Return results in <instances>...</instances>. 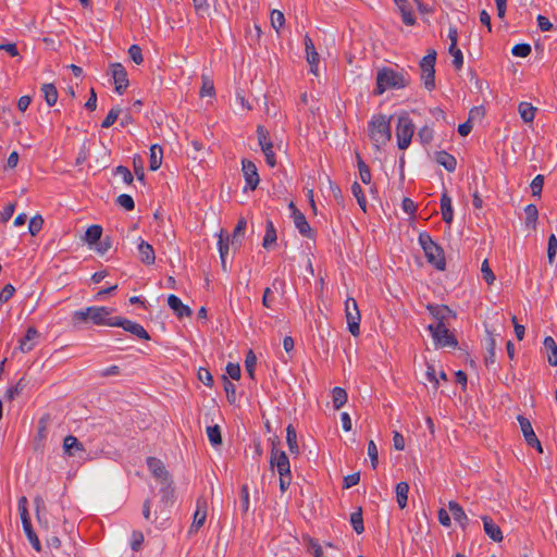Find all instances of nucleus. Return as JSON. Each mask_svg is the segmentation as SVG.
I'll return each instance as SVG.
<instances>
[{
  "mask_svg": "<svg viewBox=\"0 0 557 557\" xmlns=\"http://www.w3.org/2000/svg\"><path fill=\"white\" fill-rule=\"evenodd\" d=\"M113 308L104 306H92L76 310L72 314L74 326H81L84 323L91 322L95 325L115 326L117 317H112Z\"/></svg>",
  "mask_w": 557,
  "mask_h": 557,
  "instance_id": "f257e3e1",
  "label": "nucleus"
},
{
  "mask_svg": "<svg viewBox=\"0 0 557 557\" xmlns=\"http://www.w3.org/2000/svg\"><path fill=\"white\" fill-rule=\"evenodd\" d=\"M27 504H28V500H27L26 496H21L18 498L17 506H18V511H20L23 527L30 524V518H29V513H28V509H27Z\"/></svg>",
  "mask_w": 557,
  "mask_h": 557,
  "instance_id": "79ce46f5",
  "label": "nucleus"
},
{
  "mask_svg": "<svg viewBox=\"0 0 557 557\" xmlns=\"http://www.w3.org/2000/svg\"><path fill=\"white\" fill-rule=\"evenodd\" d=\"M429 332L434 341L436 347H449L455 348L457 346V339L446 325H433L428 326Z\"/></svg>",
  "mask_w": 557,
  "mask_h": 557,
  "instance_id": "39448f33",
  "label": "nucleus"
},
{
  "mask_svg": "<svg viewBox=\"0 0 557 557\" xmlns=\"http://www.w3.org/2000/svg\"><path fill=\"white\" fill-rule=\"evenodd\" d=\"M35 504V510H36V517L39 524H42L45 528H48V522L46 519L42 518V513L46 510V505L44 499L40 496H36L34 498Z\"/></svg>",
  "mask_w": 557,
  "mask_h": 557,
  "instance_id": "37998d69",
  "label": "nucleus"
},
{
  "mask_svg": "<svg viewBox=\"0 0 557 557\" xmlns=\"http://www.w3.org/2000/svg\"><path fill=\"white\" fill-rule=\"evenodd\" d=\"M293 221L296 226V228L299 231V233L310 238L312 236L311 227L309 223L306 220V216L301 212H293Z\"/></svg>",
  "mask_w": 557,
  "mask_h": 557,
  "instance_id": "4be33fe9",
  "label": "nucleus"
},
{
  "mask_svg": "<svg viewBox=\"0 0 557 557\" xmlns=\"http://www.w3.org/2000/svg\"><path fill=\"white\" fill-rule=\"evenodd\" d=\"M544 185V176L542 174L536 175L531 182L530 188L533 196H540Z\"/></svg>",
  "mask_w": 557,
  "mask_h": 557,
  "instance_id": "bf43d9fd",
  "label": "nucleus"
},
{
  "mask_svg": "<svg viewBox=\"0 0 557 557\" xmlns=\"http://www.w3.org/2000/svg\"><path fill=\"white\" fill-rule=\"evenodd\" d=\"M369 136L376 149L386 145L391 138V117L383 114L373 115L369 122Z\"/></svg>",
  "mask_w": 557,
  "mask_h": 557,
  "instance_id": "7ed1b4c3",
  "label": "nucleus"
},
{
  "mask_svg": "<svg viewBox=\"0 0 557 557\" xmlns=\"http://www.w3.org/2000/svg\"><path fill=\"white\" fill-rule=\"evenodd\" d=\"M285 285V282L284 281H280V280H274L273 283H272V287H267L263 292V297H262V305L265 307V308H271L272 307V302H273V299L271 297V294H272V288L277 290L278 289V286L280 287H283Z\"/></svg>",
  "mask_w": 557,
  "mask_h": 557,
  "instance_id": "58836bf2",
  "label": "nucleus"
},
{
  "mask_svg": "<svg viewBox=\"0 0 557 557\" xmlns=\"http://www.w3.org/2000/svg\"><path fill=\"white\" fill-rule=\"evenodd\" d=\"M218 246H219V252H220L222 269H223V271H226L227 270V267H226V255L228 252V236L224 237L222 231L219 234Z\"/></svg>",
  "mask_w": 557,
  "mask_h": 557,
  "instance_id": "72a5a7b5",
  "label": "nucleus"
},
{
  "mask_svg": "<svg viewBox=\"0 0 557 557\" xmlns=\"http://www.w3.org/2000/svg\"><path fill=\"white\" fill-rule=\"evenodd\" d=\"M137 249H138V253H139V258H140L141 262H144L146 264L154 263L156 255H154V250L150 244H148L147 242L141 239L137 246Z\"/></svg>",
  "mask_w": 557,
  "mask_h": 557,
  "instance_id": "aec40b11",
  "label": "nucleus"
},
{
  "mask_svg": "<svg viewBox=\"0 0 557 557\" xmlns=\"http://www.w3.org/2000/svg\"><path fill=\"white\" fill-rule=\"evenodd\" d=\"M25 386H26V384L24 382V379H21L15 385H13L7 389L5 398L9 400L14 399L23 392Z\"/></svg>",
  "mask_w": 557,
  "mask_h": 557,
  "instance_id": "09e8293b",
  "label": "nucleus"
},
{
  "mask_svg": "<svg viewBox=\"0 0 557 557\" xmlns=\"http://www.w3.org/2000/svg\"><path fill=\"white\" fill-rule=\"evenodd\" d=\"M41 91L44 94V98L49 107L55 104L58 100V91L54 85L52 84H44L41 86Z\"/></svg>",
  "mask_w": 557,
  "mask_h": 557,
  "instance_id": "f704fd0d",
  "label": "nucleus"
},
{
  "mask_svg": "<svg viewBox=\"0 0 557 557\" xmlns=\"http://www.w3.org/2000/svg\"><path fill=\"white\" fill-rule=\"evenodd\" d=\"M257 135L260 148L265 158V162L269 166L274 168L276 165V157L273 150V143L269 137L268 131H265L262 126H258Z\"/></svg>",
  "mask_w": 557,
  "mask_h": 557,
  "instance_id": "6e6552de",
  "label": "nucleus"
},
{
  "mask_svg": "<svg viewBox=\"0 0 557 557\" xmlns=\"http://www.w3.org/2000/svg\"><path fill=\"white\" fill-rule=\"evenodd\" d=\"M306 58H307V62L310 65V72L313 73L314 75H317L318 74V65H319V61H320L319 53L317 51H311L310 53L306 54Z\"/></svg>",
  "mask_w": 557,
  "mask_h": 557,
  "instance_id": "e2e57ef3",
  "label": "nucleus"
},
{
  "mask_svg": "<svg viewBox=\"0 0 557 557\" xmlns=\"http://www.w3.org/2000/svg\"><path fill=\"white\" fill-rule=\"evenodd\" d=\"M345 313L348 330L352 336L359 335L360 312L357 301L352 297H348L345 302Z\"/></svg>",
  "mask_w": 557,
  "mask_h": 557,
  "instance_id": "0eeeda50",
  "label": "nucleus"
},
{
  "mask_svg": "<svg viewBox=\"0 0 557 557\" xmlns=\"http://www.w3.org/2000/svg\"><path fill=\"white\" fill-rule=\"evenodd\" d=\"M413 132L414 126L411 120L407 115L399 116L396 128L397 145L399 149L405 150L409 147Z\"/></svg>",
  "mask_w": 557,
  "mask_h": 557,
  "instance_id": "423d86ee",
  "label": "nucleus"
},
{
  "mask_svg": "<svg viewBox=\"0 0 557 557\" xmlns=\"http://www.w3.org/2000/svg\"><path fill=\"white\" fill-rule=\"evenodd\" d=\"M448 509L451 512L454 519L460 524L462 529H465L469 522V519L461 506L457 502L450 500L448 503Z\"/></svg>",
  "mask_w": 557,
  "mask_h": 557,
  "instance_id": "412c9836",
  "label": "nucleus"
},
{
  "mask_svg": "<svg viewBox=\"0 0 557 557\" xmlns=\"http://www.w3.org/2000/svg\"><path fill=\"white\" fill-rule=\"evenodd\" d=\"M128 55L135 64H141L144 61L141 48L137 45H132L128 48Z\"/></svg>",
  "mask_w": 557,
  "mask_h": 557,
  "instance_id": "052dcab7",
  "label": "nucleus"
},
{
  "mask_svg": "<svg viewBox=\"0 0 557 557\" xmlns=\"http://www.w3.org/2000/svg\"><path fill=\"white\" fill-rule=\"evenodd\" d=\"M242 170L247 186L251 190L256 189L260 181L256 164L250 160L244 159L242 161Z\"/></svg>",
  "mask_w": 557,
  "mask_h": 557,
  "instance_id": "2eb2a0df",
  "label": "nucleus"
},
{
  "mask_svg": "<svg viewBox=\"0 0 557 557\" xmlns=\"http://www.w3.org/2000/svg\"><path fill=\"white\" fill-rule=\"evenodd\" d=\"M357 165L359 170V176L363 184H370L371 183V171L369 166L362 161L360 156L357 153Z\"/></svg>",
  "mask_w": 557,
  "mask_h": 557,
  "instance_id": "a19ab883",
  "label": "nucleus"
},
{
  "mask_svg": "<svg viewBox=\"0 0 557 557\" xmlns=\"http://www.w3.org/2000/svg\"><path fill=\"white\" fill-rule=\"evenodd\" d=\"M116 202L119 203V206H121L122 208H124L127 211L133 210L135 207V202H134L133 198L127 194L120 195L116 199Z\"/></svg>",
  "mask_w": 557,
  "mask_h": 557,
  "instance_id": "680f3d73",
  "label": "nucleus"
},
{
  "mask_svg": "<svg viewBox=\"0 0 557 557\" xmlns=\"http://www.w3.org/2000/svg\"><path fill=\"white\" fill-rule=\"evenodd\" d=\"M207 500L203 497H199L196 502V510L194 512V518L191 525L189 528V533H196L199 529L205 524L207 519Z\"/></svg>",
  "mask_w": 557,
  "mask_h": 557,
  "instance_id": "9b49d317",
  "label": "nucleus"
},
{
  "mask_svg": "<svg viewBox=\"0 0 557 557\" xmlns=\"http://www.w3.org/2000/svg\"><path fill=\"white\" fill-rule=\"evenodd\" d=\"M247 227V221L245 218H239L237 224L232 234V245L240 244L242 238Z\"/></svg>",
  "mask_w": 557,
  "mask_h": 557,
  "instance_id": "4c0bfd02",
  "label": "nucleus"
},
{
  "mask_svg": "<svg viewBox=\"0 0 557 557\" xmlns=\"http://www.w3.org/2000/svg\"><path fill=\"white\" fill-rule=\"evenodd\" d=\"M115 174L119 175L125 184H131L133 182V174L126 166L119 165L115 169Z\"/></svg>",
  "mask_w": 557,
  "mask_h": 557,
  "instance_id": "774afa93",
  "label": "nucleus"
},
{
  "mask_svg": "<svg viewBox=\"0 0 557 557\" xmlns=\"http://www.w3.org/2000/svg\"><path fill=\"white\" fill-rule=\"evenodd\" d=\"M425 376H426V380L430 383H433L434 388L436 389L438 387L440 380H438V377L436 375V370H435V367L433 364L426 363Z\"/></svg>",
  "mask_w": 557,
  "mask_h": 557,
  "instance_id": "0e129e2a",
  "label": "nucleus"
},
{
  "mask_svg": "<svg viewBox=\"0 0 557 557\" xmlns=\"http://www.w3.org/2000/svg\"><path fill=\"white\" fill-rule=\"evenodd\" d=\"M23 530H24L29 543L32 544L33 548L36 552H40L41 545H40L39 539L37 537L36 533L34 532V530L32 528V523L23 527Z\"/></svg>",
  "mask_w": 557,
  "mask_h": 557,
  "instance_id": "49530a36",
  "label": "nucleus"
},
{
  "mask_svg": "<svg viewBox=\"0 0 557 557\" xmlns=\"http://www.w3.org/2000/svg\"><path fill=\"white\" fill-rule=\"evenodd\" d=\"M332 401H333V407L336 410L342 408L347 401L346 391L342 387H334L332 391Z\"/></svg>",
  "mask_w": 557,
  "mask_h": 557,
  "instance_id": "e433bc0d",
  "label": "nucleus"
},
{
  "mask_svg": "<svg viewBox=\"0 0 557 557\" xmlns=\"http://www.w3.org/2000/svg\"><path fill=\"white\" fill-rule=\"evenodd\" d=\"M396 5L401 14L403 22L408 26L414 25L416 18L413 15L412 5L410 4L409 0H407V2L398 3Z\"/></svg>",
  "mask_w": 557,
  "mask_h": 557,
  "instance_id": "b1692460",
  "label": "nucleus"
},
{
  "mask_svg": "<svg viewBox=\"0 0 557 557\" xmlns=\"http://www.w3.org/2000/svg\"><path fill=\"white\" fill-rule=\"evenodd\" d=\"M426 309L435 321L433 325H446L445 322L454 317V312L444 305H428Z\"/></svg>",
  "mask_w": 557,
  "mask_h": 557,
  "instance_id": "4468645a",
  "label": "nucleus"
},
{
  "mask_svg": "<svg viewBox=\"0 0 557 557\" xmlns=\"http://www.w3.org/2000/svg\"><path fill=\"white\" fill-rule=\"evenodd\" d=\"M42 225H44V220L40 215L33 216L29 220V224H28V231H29L30 235H33V236L37 235L41 231Z\"/></svg>",
  "mask_w": 557,
  "mask_h": 557,
  "instance_id": "5fc2aeb1",
  "label": "nucleus"
},
{
  "mask_svg": "<svg viewBox=\"0 0 557 557\" xmlns=\"http://www.w3.org/2000/svg\"><path fill=\"white\" fill-rule=\"evenodd\" d=\"M436 161L443 165L448 172H454L456 170L457 161L456 159L447 153L446 151H440L436 154Z\"/></svg>",
  "mask_w": 557,
  "mask_h": 557,
  "instance_id": "7c9ffc66",
  "label": "nucleus"
},
{
  "mask_svg": "<svg viewBox=\"0 0 557 557\" xmlns=\"http://www.w3.org/2000/svg\"><path fill=\"white\" fill-rule=\"evenodd\" d=\"M411 79L407 71L404 69L395 70L392 67H383L376 74L377 95L384 94L389 89H403L410 84Z\"/></svg>",
  "mask_w": 557,
  "mask_h": 557,
  "instance_id": "f03ea898",
  "label": "nucleus"
},
{
  "mask_svg": "<svg viewBox=\"0 0 557 557\" xmlns=\"http://www.w3.org/2000/svg\"><path fill=\"white\" fill-rule=\"evenodd\" d=\"M441 211L445 223L450 224L454 218V210L451 205V198L447 195V193L442 194Z\"/></svg>",
  "mask_w": 557,
  "mask_h": 557,
  "instance_id": "5701e85b",
  "label": "nucleus"
},
{
  "mask_svg": "<svg viewBox=\"0 0 557 557\" xmlns=\"http://www.w3.org/2000/svg\"><path fill=\"white\" fill-rule=\"evenodd\" d=\"M409 485L407 482H399L396 485V498L400 509L407 506Z\"/></svg>",
  "mask_w": 557,
  "mask_h": 557,
  "instance_id": "473e14b6",
  "label": "nucleus"
},
{
  "mask_svg": "<svg viewBox=\"0 0 557 557\" xmlns=\"http://www.w3.org/2000/svg\"><path fill=\"white\" fill-rule=\"evenodd\" d=\"M350 523L357 534H361L364 531L361 508H358L357 511L350 515Z\"/></svg>",
  "mask_w": 557,
  "mask_h": 557,
  "instance_id": "c03bdc74",
  "label": "nucleus"
},
{
  "mask_svg": "<svg viewBox=\"0 0 557 557\" xmlns=\"http://www.w3.org/2000/svg\"><path fill=\"white\" fill-rule=\"evenodd\" d=\"M545 349L548 351L547 361L550 366H557V344L552 336H546L543 343Z\"/></svg>",
  "mask_w": 557,
  "mask_h": 557,
  "instance_id": "393cba45",
  "label": "nucleus"
},
{
  "mask_svg": "<svg viewBox=\"0 0 557 557\" xmlns=\"http://www.w3.org/2000/svg\"><path fill=\"white\" fill-rule=\"evenodd\" d=\"M63 449L67 456H75L77 453L85 451L83 444L73 435H67L63 440Z\"/></svg>",
  "mask_w": 557,
  "mask_h": 557,
  "instance_id": "6ab92c4d",
  "label": "nucleus"
},
{
  "mask_svg": "<svg viewBox=\"0 0 557 557\" xmlns=\"http://www.w3.org/2000/svg\"><path fill=\"white\" fill-rule=\"evenodd\" d=\"M163 151L159 145L150 147V170L157 171L162 164Z\"/></svg>",
  "mask_w": 557,
  "mask_h": 557,
  "instance_id": "c85d7f7f",
  "label": "nucleus"
},
{
  "mask_svg": "<svg viewBox=\"0 0 557 557\" xmlns=\"http://www.w3.org/2000/svg\"><path fill=\"white\" fill-rule=\"evenodd\" d=\"M419 244L424 251L428 262L434 265L435 269L443 271L446 265L443 249L432 240L428 233H420Z\"/></svg>",
  "mask_w": 557,
  "mask_h": 557,
  "instance_id": "20e7f679",
  "label": "nucleus"
},
{
  "mask_svg": "<svg viewBox=\"0 0 557 557\" xmlns=\"http://www.w3.org/2000/svg\"><path fill=\"white\" fill-rule=\"evenodd\" d=\"M121 112H122L121 108H119V107L112 108L109 111V113L107 114V116L104 117V120L102 121L101 126L103 128H108L111 125H113L115 123V121L117 120L119 115L121 114Z\"/></svg>",
  "mask_w": 557,
  "mask_h": 557,
  "instance_id": "603ef678",
  "label": "nucleus"
},
{
  "mask_svg": "<svg viewBox=\"0 0 557 557\" xmlns=\"http://www.w3.org/2000/svg\"><path fill=\"white\" fill-rule=\"evenodd\" d=\"M518 422L520 424V429H521V432L524 436V440L527 442V444H529L530 442H532L536 435L533 431V428L531 425V422L528 418L523 417V416H518Z\"/></svg>",
  "mask_w": 557,
  "mask_h": 557,
  "instance_id": "bb28decb",
  "label": "nucleus"
},
{
  "mask_svg": "<svg viewBox=\"0 0 557 557\" xmlns=\"http://www.w3.org/2000/svg\"><path fill=\"white\" fill-rule=\"evenodd\" d=\"M525 225L532 230L536 227V221L539 218V211L535 205H528L524 208Z\"/></svg>",
  "mask_w": 557,
  "mask_h": 557,
  "instance_id": "c9c22d12",
  "label": "nucleus"
},
{
  "mask_svg": "<svg viewBox=\"0 0 557 557\" xmlns=\"http://www.w3.org/2000/svg\"><path fill=\"white\" fill-rule=\"evenodd\" d=\"M481 273H482V277L483 280L488 284V285H492L496 277L488 264V261L487 260H484L482 262V265H481Z\"/></svg>",
  "mask_w": 557,
  "mask_h": 557,
  "instance_id": "864d4df0",
  "label": "nucleus"
},
{
  "mask_svg": "<svg viewBox=\"0 0 557 557\" xmlns=\"http://www.w3.org/2000/svg\"><path fill=\"white\" fill-rule=\"evenodd\" d=\"M207 436L213 446L220 445L222 443L221 431L218 425L208 426Z\"/></svg>",
  "mask_w": 557,
  "mask_h": 557,
  "instance_id": "de8ad7c7",
  "label": "nucleus"
},
{
  "mask_svg": "<svg viewBox=\"0 0 557 557\" xmlns=\"http://www.w3.org/2000/svg\"><path fill=\"white\" fill-rule=\"evenodd\" d=\"M368 456L371 459L372 468L375 469L379 462V451L373 441H370L368 444Z\"/></svg>",
  "mask_w": 557,
  "mask_h": 557,
  "instance_id": "69168bd1",
  "label": "nucleus"
},
{
  "mask_svg": "<svg viewBox=\"0 0 557 557\" xmlns=\"http://www.w3.org/2000/svg\"><path fill=\"white\" fill-rule=\"evenodd\" d=\"M482 521L485 534L495 542H502L503 532L500 528L487 516H483Z\"/></svg>",
  "mask_w": 557,
  "mask_h": 557,
  "instance_id": "f3484780",
  "label": "nucleus"
},
{
  "mask_svg": "<svg viewBox=\"0 0 557 557\" xmlns=\"http://www.w3.org/2000/svg\"><path fill=\"white\" fill-rule=\"evenodd\" d=\"M110 74L114 83V90L122 95L129 84L125 67L121 63H111Z\"/></svg>",
  "mask_w": 557,
  "mask_h": 557,
  "instance_id": "1a4fd4ad",
  "label": "nucleus"
},
{
  "mask_svg": "<svg viewBox=\"0 0 557 557\" xmlns=\"http://www.w3.org/2000/svg\"><path fill=\"white\" fill-rule=\"evenodd\" d=\"M270 466L271 468H276L278 475L290 473V463L288 457L283 450H278L274 446L271 450Z\"/></svg>",
  "mask_w": 557,
  "mask_h": 557,
  "instance_id": "9d476101",
  "label": "nucleus"
},
{
  "mask_svg": "<svg viewBox=\"0 0 557 557\" xmlns=\"http://www.w3.org/2000/svg\"><path fill=\"white\" fill-rule=\"evenodd\" d=\"M197 14L203 17L209 12V3L207 0H193Z\"/></svg>",
  "mask_w": 557,
  "mask_h": 557,
  "instance_id": "338daca9",
  "label": "nucleus"
},
{
  "mask_svg": "<svg viewBox=\"0 0 557 557\" xmlns=\"http://www.w3.org/2000/svg\"><path fill=\"white\" fill-rule=\"evenodd\" d=\"M277 236H276V230L274 227V224L271 220L267 221V227H265V234L262 240V246L265 249L271 248L276 243Z\"/></svg>",
  "mask_w": 557,
  "mask_h": 557,
  "instance_id": "cd10ccee",
  "label": "nucleus"
},
{
  "mask_svg": "<svg viewBox=\"0 0 557 557\" xmlns=\"http://www.w3.org/2000/svg\"><path fill=\"white\" fill-rule=\"evenodd\" d=\"M270 20H271V25H272V27H273L276 32H278V30L283 27V25H284V23H285L284 14H283V12H282V11H280V10H273V11L271 12Z\"/></svg>",
  "mask_w": 557,
  "mask_h": 557,
  "instance_id": "3c124183",
  "label": "nucleus"
},
{
  "mask_svg": "<svg viewBox=\"0 0 557 557\" xmlns=\"http://www.w3.org/2000/svg\"><path fill=\"white\" fill-rule=\"evenodd\" d=\"M351 193L352 195L355 196V198L357 199V202L358 205L360 206V208L366 211V207H367V200H366V197L363 195V191H362V188L361 186L355 182L352 185H351Z\"/></svg>",
  "mask_w": 557,
  "mask_h": 557,
  "instance_id": "8fccbe9b",
  "label": "nucleus"
},
{
  "mask_svg": "<svg viewBox=\"0 0 557 557\" xmlns=\"http://www.w3.org/2000/svg\"><path fill=\"white\" fill-rule=\"evenodd\" d=\"M38 336V331L34 326H29L25 336L20 341L18 349L24 354L29 352L35 347Z\"/></svg>",
  "mask_w": 557,
  "mask_h": 557,
  "instance_id": "dca6fc26",
  "label": "nucleus"
},
{
  "mask_svg": "<svg viewBox=\"0 0 557 557\" xmlns=\"http://www.w3.org/2000/svg\"><path fill=\"white\" fill-rule=\"evenodd\" d=\"M102 235V227L100 225L94 224L90 225L84 236L85 243H87L89 246L96 245Z\"/></svg>",
  "mask_w": 557,
  "mask_h": 557,
  "instance_id": "a878e982",
  "label": "nucleus"
},
{
  "mask_svg": "<svg viewBox=\"0 0 557 557\" xmlns=\"http://www.w3.org/2000/svg\"><path fill=\"white\" fill-rule=\"evenodd\" d=\"M286 443L289 449V453L293 455H299V446L297 443V433L293 425H288L286 428Z\"/></svg>",
  "mask_w": 557,
  "mask_h": 557,
  "instance_id": "2f4dec72",
  "label": "nucleus"
},
{
  "mask_svg": "<svg viewBox=\"0 0 557 557\" xmlns=\"http://www.w3.org/2000/svg\"><path fill=\"white\" fill-rule=\"evenodd\" d=\"M201 79H202V86L200 89V96L201 97H213L215 94L213 82L207 75H202Z\"/></svg>",
  "mask_w": 557,
  "mask_h": 557,
  "instance_id": "a18cd8bd",
  "label": "nucleus"
},
{
  "mask_svg": "<svg viewBox=\"0 0 557 557\" xmlns=\"http://www.w3.org/2000/svg\"><path fill=\"white\" fill-rule=\"evenodd\" d=\"M518 111L520 114V117L525 123H531L534 120L536 108L533 107L530 102H520L518 107Z\"/></svg>",
  "mask_w": 557,
  "mask_h": 557,
  "instance_id": "c756f323",
  "label": "nucleus"
},
{
  "mask_svg": "<svg viewBox=\"0 0 557 557\" xmlns=\"http://www.w3.org/2000/svg\"><path fill=\"white\" fill-rule=\"evenodd\" d=\"M147 466L156 480H158L161 484H170L169 472L165 470V467L160 459L149 457L147 459Z\"/></svg>",
  "mask_w": 557,
  "mask_h": 557,
  "instance_id": "ddd939ff",
  "label": "nucleus"
},
{
  "mask_svg": "<svg viewBox=\"0 0 557 557\" xmlns=\"http://www.w3.org/2000/svg\"><path fill=\"white\" fill-rule=\"evenodd\" d=\"M168 305L178 318L189 317L191 314L190 308L184 305L175 295H170L168 297Z\"/></svg>",
  "mask_w": 557,
  "mask_h": 557,
  "instance_id": "a211bd4d",
  "label": "nucleus"
},
{
  "mask_svg": "<svg viewBox=\"0 0 557 557\" xmlns=\"http://www.w3.org/2000/svg\"><path fill=\"white\" fill-rule=\"evenodd\" d=\"M556 253H557V237L555 236V234H552L548 237V247H547V258H548V262L550 264L554 262Z\"/></svg>",
  "mask_w": 557,
  "mask_h": 557,
  "instance_id": "6e6d98bb",
  "label": "nucleus"
},
{
  "mask_svg": "<svg viewBox=\"0 0 557 557\" xmlns=\"http://www.w3.org/2000/svg\"><path fill=\"white\" fill-rule=\"evenodd\" d=\"M115 326L122 327L124 331L137 336L140 339L149 341L150 336L143 325L131 320L117 317Z\"/></svg>",
  "mask_w": 557,
  "mask_h": 557,
  "instance_id": "f8f14e48",
  "label": "nucleus"
},
{
  "mask_svg": "<svg viewBox=\"0 0 557 557\" xmlns=\"http://www.w3.org/2000/svg\"><path fill=\"white\" fill-rule=\"evenodd\" d=\"M435 61H436V52L434 50H432L426 55H424L422 58V60L420 61L421 72L434 71Z\"/></svg>",
  "mask_w": 557,
  "mask_h": 557,
  "instance_id": "ea45409f",
  "label": "nucleus"
},
{
  "mask_svg": "<svg viewBox=\"0 0 557 557\" xmlns=\"http://www.w3.org/2000/svg\"><path fill=\"white\" fill-rule=\"evenodd\" d=\"M134 172L139 181H144L145 178V170H144V161L140 156H135L133 159Z\"/></svg>",
  "mask_w": 557,
  "mask_h": 557,
  "instance_id": "4d7b16f0",
  "label": "nucleus"
},
{
  "mask_svg": "<svg viewBox=\"0 0 557 557\" xmlns=\"http://www.w3.org/2000/svg\"><path fill=\"white\" fill-rule=\"evenodd\" d=\"M515 57L527 58L531 53V46L529 44H518L511 49Z\"/></svg>",
  "mask_w": 557,
  "mask_h": 557,
  "instance_id": "13d9d810",
  "label": "nucleus"
}]
</instances>
